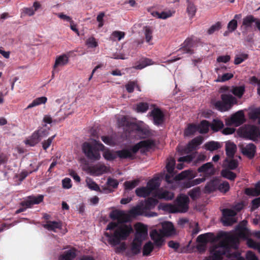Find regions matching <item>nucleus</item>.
I'll return each instance as SVG.
<instances>
[{"mask_svg":"<svg viewBox=\"0 0 260 260\" xmlns=\"http://www.w3.org/2000/svg\"><path fill=\"white\" fill-rule=\"evenodd\" d=\"M227 86L220 88L222 92L220 98L222 101H218L214 103L216 109L221 112L229 110L234 105L237 104V100L232 94H234L239 98H241L244 93L245 87L244 86H233L229 91Z\"/></svg>","mask_w":260,"mask_h":260,"instance_id":"f257e3e1","label":"nucleus"},{"mask_svg":"<svg viewBox=\"0 0 260 260\" xmlns=\"http://www.w3.org/2000/svg\"><path fill=\"white\" fill-rule=\"evenodd\" d=\"M189 196H177L173 204L162 203L158 208L169 213H186L189 208Z\"/></svg>","mask_w":260,"mask_h":260,"instance_id":"f03ea898","label":"nucleus"},{"mask_svg":"<svg viewBox=\"0 0 260 260\" xmlns=\"http://www.w3.org/2000/svg\"><path fill=\"white\" fill-rule=\"evenodd\" d=\"M133 232L131 225L121 224L115 229L113 234L106 232L105 235L108 238V242L112 246L120 244L121 240H126Z\"/></svg>","mask_w":260,"mask_h":260,"instance_id":"7ed1b4c3","label":"nucleus"},{"mask_svg":"<svg viewBox=\"0 0 260 260\" xmlns=\"http://www.w3.org/2000/svg\"><path fill=\"white\" fill-rule=\"evenodd\" d=\"M222 238V240L210 248L211 255L206 257L203 260L223 259V256L225 255L230 249V244L229 243L227 239L225 238Z\"/></svg>","mask_w":260,"mask_h":260,"instance_id":"20e7f679","label":"nucleus"},{"mask_svg":"<svg viewBox=\"0 0 260 260\" xmlns=\"http://www.w3.org/2000/svg\"><path fill=\"white\" fill-rule=\"evenodd\" d=\"M104 145L94 140V143L91 144L89 142H84L82 145V150L85 155L91 160H98L101 158L100 151L104 150Z\"/></svg>","mask_w":260,"mask_h":260,"instance_id":"39448f33","label":"nucleus"},{"mask_svg":"<svg viewBox=\"0 0 260 260\" xmlns=\"http://www.w3.org/2000/svg\"><path fill=\"white\" fill-rule=\"evenodd\" d=\"M197 173L191 170H185L177 175L175 178L176 180H181L187 179L186 182H184V186L186 188H189L194 185L199 184L205 181V178H199L191 180L196 176Z\"/></svg>","mask_w":260,"mask_h":260,"instance_id":"423d86ee","label":"nucleus"},{"mask_svg":"<svg viewBox=\"0 0 260 260\" xmlns=\"http://www.w3.org/2000/svg\"><path fill=\"white\" fill-rule=\"evenodd\" d=\"M160 186V179L158 177H154L148 181L146 186L137 188L135 192L136 195H150L156 192Z\"/></svg>","mask_w":260,"mask_h":260,"instance_id":"0eeeda50","label":"nucleus"},{"mask_svg":"<svg viewBox=\"0 0 260 260\" xmlns=\"http://www.w3.org/2000/svg\"><path fill=\"white\" fill-rule=\"evenodd\" d=\"M43 197L44 196H38L37 198L34 196H28L27 199L20 202L21 207L16 211V214H19L27 208H31L34 205L40 203L43 201Z\"/></svg>","mask_w":260,"mask_h":260,"instance_id":"6e6552de","label":"nucleus"},{"mask_svg":"<svg viewBox=\"0 0 260 260\" xmlns=\"http://www.w3.org/2000/svg\"><path fill=\"white\" fill-rule=\"evenodd\" d=\"M258 132V129L256 126L251 125H245L239 129V133L241 137L250 140L256 139Z\"/></svg>","mask_w":260,"mask_h":260,"instance_id":"1a4fd4ad","label":"nucleus"},{"mask_svg":"<svg viewBox=\"0 0 260 260\" xmlns=\"http://www.w3.org/2000/svg\"><path fill=\"white\" fill-rule=\"evenodd\" d=\"M148 198L145 202H141L143 204V207L146 214H147V211L154 208L156 205L158 203L157 199L153 197H158V199H164L166 200H171L174 196H151Z\"/></svg>","mask_w":260,"mask_h":260,"instance_id":"9d476101","label":"nucleus"},{"mask_svg":"<svg viewBox=\"0 0 260 260\" xmlns=\"http://www.w3.org/2000/svg\"><path fill=\"white\" fill-rule=\"evenodd\" d=\"M142 245V242L140 240L134 239L126 252V255L128 257H132L139 254L141 253Z\"/></svg>","mask_w":260,"mask_h":260,"instance_id":"9b49d317","label":"nucleus"},{"mask_svg":"<svg viewBox=\"0 0 260 260\" xmlns=\"http://www.w3.org/2000/svg\"><path fill=\"white\" fill-rule=\"evenodd\" d=\"M237 213L235 210L230 209H224L222 210V222L224 225H231L235 222L236 220L234 216Z\"/></svg>","mask_w":260,"mask_h":260,"instance_id":"f8f14e48","label":"nucleus"},{"mask_svg":"<svg viewBox=\"0 0 260 260\" xmlns=\"http://www.w3.org/2000/svg\"><path fill=\"white\" fill-rule=\"evenodd\" d=\"M109 217L112 220H117L118 223L126 222L129 220V216L121 210L112 211L109 214Z\"/></svg>","mask_w":260,"mask_h":260,"instance_id":"ddd939ff","label":"nucleus"},{"mask_svg":"<svg viewBox=\"0 0 260 260\" xmlns=\"http://www.w3.org/2000/svg\"><path fill=\"white\" fill-rule=\"evenodd\" d=\"M203 138L201 136L197 137L191 140L184 148L183 151L184 153H189L197 149L198 147L202 144Z\"/></svg>","mask_w":260,"mask_h":260,"instance_id":"4468645a","label":"nucleus"},{"mask_svg":"<svg viewBox=\"0 0 260 260\" xmlns=\"http://www.w3.org/2000/svg\"><path fill=\"white\" fill-rule=\"evenodd\" d=\"M153 145V142L149 140L141 141L132 146L131 149V151L134 155L139 150H140L142 153L144 152V150H143V148H150Z\"/></svg>","mask_w":260,"mask_h":260,"instance_id":"2eb2a0df","label":"nucleus"},{"mask_svg":"<svg viewBox=\"0 0 260 260\" xmlns=\"http://www.w3.org/2000/svg\"><path fill=\"white\" fill-rule=\"evenodd\" d=\"M147 228L144 224L139 223L136 226V232L135 238L134 239L139 240L142 242L145 239L148 235Z\"/></svg>","mask_w":260,"mask_h":260,"instance_id":"dca6fc26","label":"nucleus"},{"mask_svg":"<svg viewBox=\"0 0 260 260\" xmlns=\"http://www.w3.org/2000/svg\"><path fill=\"white\" fill-rule=\"evenodd\" d=\"M150 236L151 239L154 241L155 246L159 247L163 245L164 242L163 238L165 235L161 230L159 231H157L156 230H152L150 234Z\"/></svg>","mask_w":260,"mask_h":260,"instance_id":"f3484780","label":"nucleus"},{"mask_svg":"<svg viewBox=\"0 0 260 260\" xmlns=\"http://www.w3.org/2000/svg\"><path fill=\"white\" fill-rule=\"evenodd\" d=\"M150 115L153 117L154 123L156 125L161 124L164 121L165 115L159 108H154L150 113Z\"/></svg>","mask_w":260,"mask_h":260,"instance_id":"a211bd4d","label":"nucleus"},{"mask_svg":"<svg viewBox=\"0 0 260 260\" xmlns=\"http://www.w3.org/2000/svg\"><path fill=\"white\" fill-rule=\"evenodd\" d=\"M128 215L129 216V219L131 217H135L139 215H145L147 216V214H146L144 209L143 207V204L140 203L136 206L132 208L128 213Z\"/></svg>","mask_w":260,"mask_h":260,"instance_id":"6ab92c4d","label":"nucleus"},{"mask_svg":"<svg viewBox=\"0 0 260 260\" xmlns=\"http://www.w3.org/2000/svg\"><path fill=\"white\" fill-rule=\"evenodd\" d=\"M242 153L249 158H252L256 152V147L253 143H249L245 146H243L241 148Z\"/></svg>","mask_w":260,"mask_h":260,"instance_id":"aec40b11","label":"nucleus"},{"mask_svg":"<svg viewBox=\"0 0 260 260\" xmlns=\"http://www.w3.org/2000/svg\"><path fill=\"white\" fill-rule=\"evenodd\" d=\"M193 46V41L191 38H187L183 43L182 44V47L179 49L182 52V54L188 53L192 54L193 53V51L191 49V48Z\"/></svg>","mask_w":260,"mask_h":260,"instance_id":"412c9836","label":"nucleus"},{"mask_svg":"<svg viewBox=\"0 0 260 260\" xmlns=\"http://www.w3.org/2000/svg\"><path fill=\"white\" fill-rule=\"evenodd\" d=\"M107 167L102 164H97L89 168L90 173L94 176H100L107 172Z\"/></svg>","mask_w":260,"mask_h":260,"instance_id":"4be33fe9","label":"nucleus"},{"mask_svg":"<svg viewBox=\"0 0 260 260\" xmlns=\"http://www.w3.org/2000/svg\"><path fill=\"white\" fill-rule=\"evenodd\" d=\"M162 229L161 230L165 236H172L176 234L175 228L171 222H165L162 224Z\"/></svg>","mask_w":260,"mask_h":260,"instance_id":"5701e85b","label":"nucleus"},{"mask_svg":"<svg viewBox=\"0 0 260 260\" xmlns=\"http://www.w3.org/2000/svg\"><path fill=\"white\" fill-rule=\"evenodd\" d=\"M218 238H225L227 239L229 243L231 245H235L239 243V238L236 235H229L225 232H222L218 235Z\"/></svg>","mask_w":260,"mask_h":260,"instance_id":"b1692460","label":"nucleus"},{"mask_svg":"<svg viewBox=\"0 0 260 260\" xmlns=\"http://www.w3.org/2000/svg\"><path fill=\"white\" fill-rule=\"evenodd\" d=\"M244 121V115L242 111H239L233 114L231 117V121L236 126L242 124Z\"/></svg>","mask_w":260,"mask_h":260,"instance_id":"393cba45","label":"nucleus"},{"mask_svg":"<svg viewBox=\"0 0 260 260\" xmlns=\"http://www.w3.org/2000/svg\"><path fill=\"white\" fill-rule=\"evenodd\" d=\"M219 185V179L214 178L208 182L205 187V192L206 193H210L218 189Z\"/></svg>","mask_w":260,"mask_h":260,"instance_id":"a878e982","label":"nucleus"},{"mask_svg":"<svg viewBox=\"0 0 260 260\" xmlns=\"http://www.w3.org/2000/svg\"><path fill=\"white\" fill-rule=\"evenodd\" d=\"M237 150L236 145L233 142L228 141L225 143V152L226 155L231 158H233Z\"/></svg>","mask_w":260,"mask_h":260,"instance_id":"bb28decb","label":"nucleus"},{"mask_svg":"<svg viewBox=\"0 0 260 260\" xmlns=\"http://www.w3.org/2000/svg\"><path fill=\"white\" fill-rule=\"evenodd\" d=\"M43 226L48 231L56 232V229H61L62 224L60 222L55 221H48L46 224H43Z\"/></svg>","mask_w":260,"mask_h":260,"instance_id":"cd10ccee","label":"nucleus"},{"mask_svg":"<svg viewBox=\"0 0 260 260\" xmlns=\"http://www.w3.org/2000/svg\"><path fill=\"white\" fill-rule=\"evenodd\" d=\"M41 141L39 135L35 131L32 135L24 141L26 145L29 146H34Z\"/></svg>","mask_w":260,"mask_h":260,"instance_id":"c85d7f7f","label":"nucleus"},{"mask_svg":"<svg viewBox=\"0 0 260 260\" xmlns=\"http://www.w3.org/2000/svg\"><path fill=\"white\" fill-rule=\"evenodd\" d=\"M199 172L205 173L209 175H213L214 173V170L212 162H207L203 165L198 169Z\"/></svg>","mask_w":260,"mask_h":260,"instance_id":"c756f323","label":"nucleus"},{"mask_svg":"<svg viewBox=\"0 0 260 260\" xmlns=\"http://www.w3.org/2000/svg\"><path fill=\"white\" fill-rule=\"evenodd\" d=\"M144 33L146 42L149 45H152L153 43L150 41L152 39V34L154 30V27L151 26H146L143 27Z\"/></svg>","mask_w":260,"mask_h":260,"instance_id":"7c9ffc66","label":"nucleus"},{"mask_svg":"<svg viewBox=\"0 0 260 260\" xmlns=\"http://www.w3.org/2000/svg\"><path fill=\"white\" fill-rule=\"evenodd\" d=\"M153 64L152 59L147 58H142L136 66L134 67L137 70H141L146 67Z\"/></svg>","mask_w":260,"mask_h":260,"instance_id":"2f4dec72","label":"nucleus"},{"mask_svg":"<svg viewBox=\"0 0 260 260\" xmlns=\"http://www.w3.org/2000/svg\"><path fill=\"white\" fill-rule=\"evenodd\" d=\"M69 62V57L66 54L61 55L56 57L53 68L55 69L59 66H63Z\"/></svg>","mask_w":260,"mask_h":260,"instance_id":"473e14b6","label":"nucleus"},{"mask_svg":"<svg viewBox=\"0 0 260 260\" xmlns=\"http://www.w3.org/2000/svg\"><path fill=\"white\" fill-rule=\"evenodd\" d=\"M117 156L122 159L131 158L133 159L135 155L128 149H122L116 151Z\"/></svg>","mask_w":260,"mask_h":260,"instance_id":"72a5a7b5","label":"nucleus"},{"mask_svg":"<svg viewBox=\"0 0 260 260\" xmlns=\"http://www.w3.org/2000/svg\"><path fill=\"white\" fill-rule=\"evenodd\" d=\"M204 147L207 150L213 151L220 148L221 145L218 142L212 141L206 143Z\"/></svg>","mask_w":260,"mask_h":260,"instance_id":"f704fd0d","label":"nucleus"},{"mask_svg":"<svg viewBox=\"0 0 260 260\" xmlns=\"http://www.w3.org/2000/svg\"><path fill=\"white\" fill-rule=\"evenodd\" d=\"M76 249L73 248L64 251L61 255V259L63 260H73L76 257Z\"/></svg>","mask_w":260,"mask_h":260,"instance_id":"c9c22d12","label":"nucleus"},{"mask_svg":"<svg viewBox=\"0 0 260 260\" xmlns=\"http://www.w3.org/2000/svg\"><path fill=\"white\" fill-rule=\"evenodd\" d=\"M245 192L246 195H260V181L255 184L253 188H247Z\"/></svg>","mask_w":260,"mask_h":260,"instance_id":"e433bc0d","label":"nucleus"},{"mask_svg":"<svg viewBox=\"0 0 260 260\" xmlns=\"http://www.w3.org/2000/svg\"><path fill=\"white\" fill-rule=\"evenodd\" d=\"M140 182V180L139 179H136L133 180L125 181L123 183V185L125 189L130 190L138 185Z\"/></svg>","mask_w":260,"mask_h":260,"instance_id":"4c0bfd02","label":"nucleus"},{"mask_svg":"<svg viewBox=\"0 0 260 260\" xmlns=\"http://www.w3.org/2000/svg\"><path fill=\"white\" fill-rule=\"evenodd\" d=\"M210 125L211 124H210L208 121L203 120L201 121L200 124L197 126L198 131L201 134H206L208 133L209 131V127Z\"/></svg>","mask_w":260,"mask_h":260,"instance_id":"58836bf2","label":"nucleus"},{"mask_svg":"<svg viewBox=\"0 0 260 260\" xmlns=\"http://www.w3.org/2000/svg\"><path fill=\"white\" fill-rule=\"evenodd\" d=\"M224 167H226L229 170H235L238 166V162L236 159H232L229 160L228 158H225L223 162Z\"/></svg>","mask_w":260,"mask_h":260,"instance_id":"ea45409f","label":"nucleus"},{"mask_svg":"<svg viewBox=\"0 0 260 260\" xmlns=\"http://www.w3.org/2000/svg\"><path fill=\"white\" fill-rule=\"evenodd\" d=\"M47 100V99L45 96H42L36 98L27 106L26 109H30L34 107L40 105L42 104H45Z\"/></svg>","mask_w":260,"mask_h":260,"instance_id":"a19ab883","label":"nucleus"},{"mask_svg":"<svg viewBox=\"0 0 260 260\" xmlns=\"http://www.w3.org/2000/svg\"><path fill=\"white\" fill-rule=\"evenodd\" d=\"M154 246L151 241L146 243L143 246L142 252L143 256H148L150 254L151 252L153 251Z\"/></svg>","mask_w":260,"mask_h":260,"instance_id":"79ce46f5","label":"nucleus"},{"mask_svg":"<svg viewBox=\"0 0 260 260\" xmlns=\"http://www.w3.org/2000/svg\"><path fill=\"white\" fill-rule=\"evenodd\" d=\"M238 232L237 235L239 238H242L244 239H247L248 237V229L244 226L239 225L237 228Z\"/></svg>","mask_w":260,"mask_h":260,"instance_id":"37998d69","label":"nucleus"},{"mask_svg":"<svg viewBox=\"0 0 260 260\" xmlns=\"http://www.w3.org/2000/svg\"><path fill=\"white\" fill-rule=\"evenodd\" d=\"M221 175L223 177L230 180H234L236 177V174L228 169L222 170Z\"/></svg>","mask_w":260,"mask_h":260,"instance_id":"c03bdc74","label":"nucleus"},{"mask_svg":"<svg viewBox=\"0 0 260 260\" xmlns=\"http://www.w3.org/2000/svg\"><path fill=\"white\" fill-rule=\"evenodd\" d=\"M224 125L222 121L219 119H214L210 125L211 129L217 132L223 128Z\"/></svg>","mask_w":260,"mask_h":260,"instance_id":"a18cd8bd","label":"nucleus"},{"mask_svg":"<svg viewBox=\"0 0 260 260\" xmlns=\"http://www.w3.org/2000/svg\"><path fill=\"white\" fill-rule=\"evenodd\" d=\"M175 160L173 158H169L167 159L166 169L170 174H173L175 169Z\"/></svg>","mask_w":260,"mask_h":260,"instance_id":"49530a36","label":"nucleus"},{"mask_svg":"<svg viewBox=\"0 0 260 260\" xmlns=\"http://www.w3.org/2000/svg\"><path fill=\"white\" fill-rule=\"evenodd\" d=\"M125 36V33L123 31H114L110 37V39L113 41H115L116 40L118 41L121 40Z\"/></svg>","mask_w":260,"mask_h":260,"instance_id":"de8ad7c7","label":"nucleus"},{"mask_svg":"<svg viewBox=\"0 0 260 260\" xmlns=\"http://www.w3.org/2000/svg\"><path fill=\"white\" fill-rule=\"evenodd\" d=\"M85 44L89 48H94L98 46V42L92 36L87 39Z\"/></svg>","mask_w":260,"mask_h":260,"instance_id":"09e8293b","label":"nucleus"},{"mask_svg":"<svg viewBox=\"0 0 260 260\" xmlns=\"http://www.w3.org/2000/svg\"><path fill=\"white\" fill-rule=\"evenodd\" d=\"M198 131V127L193 124H190L184 131V135L186 136L193 135Z\"/></svg>","mask_w":260,"mask_h":260,"instance_id":"8fccbe9b","label":"nucleus"},{"mask_svg":"<svg viewBox=\"0 0 260 260\" xmlns=\"http://www.w3.org/2000/svg\"><path fill=\"white\" fill-rule=\"evenodd\" d=\"M187 12L188 15L193 17L196 13L197 8L193 4L187 0Z\"/></svg>","mask_w":260,"mask_h":260,"instance_id":"3c124183","label":"nucleus"},{"mask_svg":"<svg viewBox=\"0 0 260 260\" xmlns=\"http://www.w3.org/2000/svg\"><path fill=\"white\" fill-rule=\"evenodd\" d=\"M104 157L107 160H113L117 157V154L115 152H112L109 150L104 151L103 154Z\"/></svg>","mask_w":260,"mask_h":260,"instance_id":"603ef678","label":"nucleus"},{"mask_svg":"<svg viewBox=\"0 0 260 260\" xmlns=\"http://www.w3.org/2000/svg\"><path fill=\"white\" fill-rule=\"evenodd\" d=\"M248 58V55L246 53H241L235 56L234 63L239 64Z\"/></svg>","mask_w":260,"mask_h":260,"instance_id":"864d4df0","label":"nucleus"},{"mask_svg":"<svg viewBox=\"0 0 260 260\" xmlns=\"http://www.w3.org/2000/svg\"><path fill=\"white\" fill-rule=\"evenodd\" d=\"M197 152L192 153L191 154L187 155L186 156L180 157L178 159L179 162H186L189 163L191 162L192 159L195 158Z\"/></svg>","mask_w":260,"mask_h":260,"instance_id":"5fc2aeb1","label":"nucleus"},{"mask_svg":"<svg viewBox=\"0 0 260 260\" xmlns=\"http://www.w3.org/2000/svg\"><path fill=\"white\" fill-rule=\"evenodd\" d=\"M149 108L148 104L147 103H140L136 106V110L137 112H145Z\"/></svg>","mask_w":260,"mask_h":260,"instance_id":"6e6d98bb","label":"nucleus"},{"mask_svg":"<svg viewBox=\"0 0 260 260\" xmlns=\"http://www.w3.org/2000/svg\"><path fill=\"white\" fill-rule=\"evenodd\" d=\"M230 189L229 183L226 181H224L222 183H220L219 181V185L218 186V189L222 193H226Z\"/></svg>","mask_w":260,"mask_h":260,"instance_id":"4d7b16f0","label":"nucleus"},{"mask_svg":"<svg viewBox=\"0 0 260 260\" xmlns=\"http://www.w3.org/2000/svg\"><path fill=\"white\" fill-rule=\"evenodd\" d=\"M251 119L255 120H258V123L260 124V107L254 109L250 115Z\"/></svg>","mask_w":260,"mask_h":260,"instance_id":"13d9d810","label":"nucleus"},{"mask_svg":"<svg viewBox=\"0 0 260 260\" xmlns=\"http://www.w3.org/2000/svg\"><path fill=\"white\" fill-rule=\"evenodd\" d=\"M221 27V24L220 22H217L214 24L212 25L207 30L208 35H212L215 31L219 30Z\"/></svg>","mask_w":260,"mask_h":260,"instance_id":"bf43d9fd","label":"nucleus"},{"mask_svg":"<svg viewBox=\"0 0 260 260\" xmlns=\"http://www.w3.org/2000/svg\"><path fill=\"white\" fill-rule=\"evenodd\" d=\"M151 14L152 15V16H153L155 17H156L157 18H160V19H166L171 16L170 14H168L167 12H162L161 13H159L157 11H153L152 12Z\"/></svg>","mask_w":260,"mask_h":260,"instance_id":"052dcab7","label":"nucleus"},{"mask_svg":"<svg viewBox=\"0 0 260 260\" xmlns=\"http://www.w3.org/2000/svg\"><path fill=\"white\" fill-rule=\"evenodd\" d=\"M247 244L249 247L257 250L260 253V243L249 239L247 241Z\"/></svg>","mask_w":260,"mask_h":260,"instance_id":"680f3d73","label":"nucleus"},{"mask_svg":"<svg viewBox=\"0 0 260 260\" xmlns=\"http://www.w3.org/2000/svg\"><path fill=\"white\" fill-rule=\"evenodd\" d=\"M233 76L234 75L232 73H225L223 74L221 77L219 76L216 80V81L225 82L232 78Z\"/></svg>","mask_w":260,"mask_h":260,"instance_id":"e2e57ef3","label":"nucleus"},{"mask_svg":"<svg viewBox=\"0 0 260 260\" xmlns=\"http://www.w3.org/2000/svg\"><path fill=\"white\" fill-rule=\"evenodd\" d=\"M237 21L235 19H232L228 24V29L230 32L235 31L237 28Z\"/></svg>","mask_w":260,"mask_h":260,"instance_id":"0e129e2a","label":"nucleus"},{"mask_svg":"<svg viewBox=\"0 0 260 260\" xmlns=\"http://www.w3.org/2000/svg\"><path fill=\"white\" fill-rule=\"evenodd\" d=\"M87 185L88 187L91 190L95 191L100 190V187L98 185L90 179L87 181Z\"/></svg>","mask_w":260,"mask_h":260,"instance_id":"69168bd1","label":"nucleus"},{"mask_svg":"<svg viewBox=\"0 0 260 260\" xmlns=\"http://www.w3.org/2000/svg\"><path fill=\"white\" fill-rule=\"evenodd\" d=\"M105 16V13L101 12H100L96 17V20L99 22L98 27L101 28L103 26L104 20L103 18Z\"/></svg>","mask_w":260,"mask_h":260,"instance_id":"338daca9","label":"nucleus"},{"mask_svg":"<svg viewBox=\"0 0 260 260\" xmlns=\"http://www.w3.org/2000/svg\"><path fill=\"white\" fill-rule=\"evenodd\" d=\"M136 86V82L135 81H130L125 85L126 90L129 93H132L134 91V88Z\"/></svg>","mask_w":260,"mask_h":260,"instance_id":"774afa93","label":"nucleus"}]
</instances>
